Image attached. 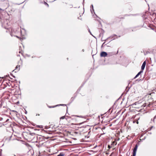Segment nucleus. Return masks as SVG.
Instances as JSON below:
<instances>
[{"label": "nucleus", "mask_w": 156, "mask_h": 156, "mask_svg": "<svg viewBox=\"0 0 156 156\" xmlns=\"http://www.w3.org/2000/svg\"><path fill=\"white\" fill-rule=\"evenodd\" d=\"M2 156V154H1V153L0 154V156Z\"/></svg>", "instance_id": "bb28decb"}, {"label": "nucleus", "mask_w": 156, "mask_h": 156, "mask_svg": "<svg viewBox=\"0 0 156 156\" xmlns=\"http://www.w3.org/2000/svg\"><path fill=\"white\" fill-rule=\"evenodd\" d=\"M143 71H142V70L140 71L136 76L134 77V78L135 79L136 78H137L141 73H143Z\"/></svg>", "instance_id": "423d86ee"}, {"label": "nucleus", "mask_w": 156, "mask_h": 156, "mask_svg": "<svg viewBox=\"0 0 156 156\" xmlns=\"http://www.w3.org/2000/svg\"><path fill=\"white\" fill-rule=\"evenodd\" d=\"M108 148H109V149H110L111 148V147L110 145H108Z\"/></svg>", "instance_id": "f3484780"}, {"label": "nucleus", "mask_w": 156, "mask_h": 156, "mask_svg": "<svg viewBox=\"0 0 156 156\" xmlns=\"http://www.w3.org/2000/svg\"><path fill=\"white\" fill-rule=\"evenodd\" d=\"M45 128L46 129H48L47 127H46V126L45 127Z\"/></svg>", "instance_id": "a878e982"}, {"label": "nucleus", "mask_w": 156, "mask_h": 156, "mask_svg": "<svg viewBox=\"0 0 156 156\" xmlns=\"http://www.w3.org/2000/svg\"><path fill=\"white\" fill-rule=\"evenodd\" d=\"M19 53H21V51H19Z\"/></svg>", "instance_id": "c85d7f7f"}, {"label": "nucleus", "mask_w": 156, "mask_h": 156, "mask_svg": "<svg viewBox=\"0 0 156 156\" xmlns=\"http://www.w3.org/2000/svg\"><path fill=\"white\" fill-rule=\"evenodd\" d=\"M25 38V37H22V38H21V39H24V38Z\"/></svg>", "instance_id": "5701e85b"}, {"label": "nucleus", "mask_w": 156, "mask_h": 156, "mask_svg": "<svg viewBox=\"0 0 156 156\" xmlns=\"http://www.w3.org/2000/svg\"><path fill=\"white\" fill-rule=\"evenodd\" d=\"M91 9H92V10L91 9V13H92L93 12H94V7L93 5H92L90 6Z\"/></svg>", "instance_id": "0eeeda50"}, {"label": "nucleus", "mask_w": 156, "mask_h": 156, "mask_svg": "<svg viewBox=\"0 0 156 156\" xmlns=\"http://www.w3.org/2000/svg\"><path fill=\"white\" fill-rule=\"evenodd\" d=\"M14 156H16L15 155H14Z\"/></svg>", "instance_id": "7c9ffc66"}, {"label": "nucleus", "mask_w": 156, "mask_h": 156, "mask_svg": "<svg viewBox=\"0 0 156 156\" xmlns=\"http://www.w3.org/2000/svg\"><path fill=\"white\" fill-rule=\"evenodd\" d=\"M20 66H17L16 68V69L15 70H17V71H18L20 70Z\"/></svg>", "instance_id": "6e6552de"}, {"label": "nucleus", "mask_w": 156, "mask_h": 156, "mask_svg": "<svg viewBox=\"0 0 156 156\" xmlns=\"http://www.w3.org/2000/svg\"><path fill=\"white\" fill-rule=\"evenodd\" d=\"M139 104V102H136L135 103V105H137L138 104Z\"/></svg>", "instance_id": "dca6fc26"}, {"label": "nucleus", "mask_w": 156, "mask_h": 156, "mask_svg": "<svg viewBox=\"0 0 156 156\" xmlns=\"http://www.w3.org/2000/svg\"><path fill=\"white\" fill-rule=\"evenodd\" d=\"M136 123H137V124H138V121H137V122H136Z\"/></svg>", "instance_id": "cd10ccee"}, {"label": "nucleus", "mask_w": 156, "mask_h": 156, "mask_svg": "<svg viewBox=\"0 0 156 156\" xmlns=\"http://www.w3.org/2000/svg\"><path fill=\"white\" fill-rule=\"evenodd\" d=\"M11 31H11V32H12V33H11V34L10 35H11L12 36V33L13 32V30H11Z\"/></svg>", "instance_id": "2eb2a0df"}, {"label": "nucleus", "mask_w": 156, "mask_h": 156, "mask_svg": "<svg viewBox=\"0 0 156 156\" xmlns=\"http://www.w3.org/2000/svg\"><path fill=\"white\" fill-rule=\"evenodd\" d=\"M65 118V116H63L60 118V119H64Z\"/></svg>", "instance_id": "ddd939ff"}, {"label": "nucleus", "mask_w": 156, "mask_h": 156, "mask_svg": "<svg viewBox=\"0 0 156 156\" xmlns=\"http://www.w3.org/2000/svg\"><path fill=\"white\" fill-rule=\"evenodd\" d=\"M120 36H119V37L117 36V35L113 34L110 37H108L107 39H108L109 38H111V39H116V38H118Z\"/></svg>", "instance_id": "f03ea898"}, {"label": "nucleus", "mask_w": 156, "mask_h": 156, "mask_svg": "<svg viewBox=\"0 0 156 156\" xmlns=\"http://www.w3.org/2000/svg\"><path fill=\"white\" fill-rule=\"evenodd\" d=\"M44 3L45 5H47L48 7H49V5L47 3H46V2L44 1Z\"/></svg>", "instance_id": "9b49d317"}, {"label": "nucleus", "mask_w": 156, "mask_h": 156, "mask_svg": "<svg viewBox=\"0 0 156 156\" xmlns=\"http://www.w3.org/2000/svg\"><path fill=\"white\" fill-rule=\"evenodd\" d=\"M145 105H142V106H143V107H145Z\"/></svg>", "instance_id": "412c9836"}, {"label": "nucleus", "mask_w": 156, "mask_h": 156, "mask_svg": "<svg viewBox=\"0 0 156 156\" xmlns=\"http://www.w3.org/2000/svg\"><path fill=\"white\" fill-rule=\"evenodd\" d=\"M146 64V61H144V62L141 66V69L142 71L144 69V68Z\"/></svg>", "instance_id": "39448f33"}, {"label": "nucleus", "mask_w": 156, "mask_h": 156, "mask_svg": "<svg viewBox=\"0 0 156 156\" xmlns=\"http://www.w3.org/2000/svg\"><path fill=\"white\" fill-rule=\"evenodd\" d=\"M105 44V42H104L102 44V46L103 45Z\"/></svg>", "instance_id": "b1692460"}, {"label": "nucleus", "mask_w": 156, "mask_h": 156, "mask_svg": "<svg viewBox=\"0 0 156 156\" xmlns=\"http://www.w3.org/2000/svg\"><path fill=\"white\" fill-rule=\"evenodd\" d=\"M0 10H2V9L0 8Z\"/></svg>", "instance_id": "c756f323"}, {"label": "nucleus", "mask_w": 156, "mask_h": 156, "mask_svg": "<svg viewBox=\"0 0 156 156\" xmlns=\"http://www.w3.org/2000/svg\"><path fill=\"white\" fill-rule=\"evenodd\" d=\"M114 144H115V145H116L117 144V143L115 141H113L112 144V145H114Z\"/></svg>", "instance_id": "9d476101"}, {"label": "nucleus", "mask_w": 156, "mask_h": 156, "mask_svg": "<svg viewBox=\"0 0 156 156\" xmlns=\"http://www.w3.org/2000/svg\"><path fill=\"white\" fill-rule=\"evenodd\" d=\"M21 33L22 35L24 36L26 34V31L25 29L22 28L20 29Z\"/></svg>", "instance_id": "7ed1b4c3"}, {"label": "nucleus", "mask_w": 156, "mask_h": 156, "mask_svg": "<svg viewBox=\"0 0 156 156\" xmlns=\"http://www.w3.org/2000/svg\"><path fill=\"white\" fill-rule=\"evenodd\" d=\"M77 117H82V116H77Z\"/></svg>", "instance_id": "393cba45"}, {"label": "nucleus", "mask_w": 156, "mask_h": 156, "mask_svg": "<svg viewBox=\"0 0 156 156\" xmlns=\"http://www.w3.org/2000/svg\"><path fill=\"white\" fill-rule=\"evenodd\" d=\"M89 31L90 32V33L91 34V32H90V30H89Z\"/></svg>", "instance_id": "4be33fe9"}, {"label": "nucleus", "mask_w": 156, "mask_h": 156, "mask_svg": "<svg viewBox=\"0 0 156 156\" xmlns=\"http://www.w3.org/2000/svg\"><path fill=\"white\" fill-rule=\"evenodd\" d=\"M65 105V104H62V105H62V106H64V105ZM57 106H58V105H57Z\"/></svg>", "instance_id": "a211bd4d"}, {"label": "nucleus", "mask_w": 156, "mask_h": 156, "mask_svg": "<svg viewBox=\"0 0 156 156\" xmlns=\"http://www.w3.org/2000/svg\"><path fill=\"white\" fill-rule=\"evenodd\" d=\"M64 154L63 153H60L59 154L57 155V156H64Z\"/></svg>", "instance_id": "1a4fd4ad"}, {"label": "nucleus", "mask_w": 156, "mask_h": 156, "mask_svg": "<svg viewBox=\"0 0 156 156\" xmlns=\"http://www.w3.org/2000/svg\"><path fill=\"white\" fill-rule=\"evenodd\" d=\"M138 147V146L136 144L135 147L134 148V149H133V156H136V151H137Z\"/></svg>", "instance_id": "f257e3e1"}, {"label": "nucleus", "mask_w": 156, "mask_h": 156, "mask_svg": "<svg viewBox=\"0 0 156 156\" xmlns=\"http://www.w3.org/2000/svg\"><path fill=\"white\" fill-rule=\"evenodd\" d=\"M57 106H53V107H50V106H49V108H54V107H56Z\"/></svg>", "instance_id": "aec40b11"}, {"label": "nucleus", "mask_w": 156, "mask_h": 156, "mask_svg": "<svg viewBox=\"0 0 156 156\" xmlns=\"http://www.w3.org/2000/svg\"><path fill=\"white\" fill-rule=\"evenodd\" d=\"M108 55L109 56H111L112 55V53L111 52H109L108 53Z\"/></svg>", "instance_id": "f8f14e48"}, {"label": "nucleus", "mask_w": 156, "mask_h": 156, "mask_svg": "<svg viewBox=\"0 0 156 156\" xmlns=\"http://www.w3.org/2000/svg\"><path fill=\"white\" fill-rule=\"evenodd\" d=\"M38 127L40 128H43V126H38Z\"/></svg>", "instance_id": "4468645a"}, {"label": "nucleus", "mask_w": 156, "mask_h": 156, "mask_svg": "<svg viewBox=\"0 0 156 156\" xmlns=\"http://www.w3.org/2000/svg\"><path fill=\"white\" fill-rule=\"evenodd\" d=\"M108 54L105 52H102L100 54V56L102 57H105L107 56Z\"/></svg>", "instance_id": "20e7f679"}, {"label": "nucleus", "mask_w": 156, "mask_h": 156, "mask_svg": "<svg viewBox=\"0 0 156 156\" xmlns=\"http://www.w3.org/2000/svg\"><path fill=\"white\" fill-rule=\"evenodd\" d=\"M14 37H16V38H19V37H18L17 36H16V35H15V36H14Z\"/></svg>", "instance_id": "6ab92c4d"}]
</instances>
